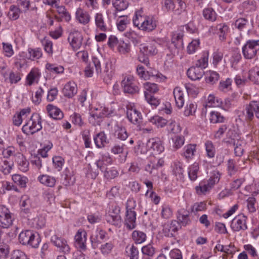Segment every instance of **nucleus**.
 Instances as JSON below:
<instances>
[{"label": "nucleus", "mask_w": 259, "mask_h": 259, "mask_svg": "<svg viewBox=\"0 0 259 259\" xmlns=\"http://www.w3.org/2000/svg\"><path fill=\"white\" fill-rule=\"evenodd\" d=\"M142 252L144 255L152 256L155 253V248L151 244H149L142 248Z\"/></svg>", "instance_id": "obj_62"}, {"label": "nucleus", "mask_w": 259, "mask_h": 259, "mask_svg": "<svg viewBox=\"0 0 259 259\" xmlns=\"http://www.w3.org/2000/svg\"><path fill=\"white\" fill-rule=\"evenodd\" d=\"M28 56L27 58L30 60H34L35 59H39L42 55L41 52L39 49H28Z\"/></svg>", "instance_id": "obj_54"}, {"label": "nucleus", "mask_w": 259, "mask_h": 259, "mask_svg": "<svg viewBox=\"0 0 259 259\" xmlns=\"http://www.w3.org/2000/svg\"><path fill=\"white\" fill-rule=\"evenodd\" d=\"M220 75L215 71H210L208 74H207L206 78V82L211 84L215 83L219 79Z\"/></svg>", "instance_id": "obj_55"}, {"label": "nucleus", "mask_w": 259, "mask_h": 259, "mask_svg": "<svg viewBox=\"0 0 259 259\" xmlns=\"http://www.w3.org/2000/svg\"><path fill=\"white\" fill-rule=\"evenodd\" d=\"M13 164L10 163L5 158L0 157V170L5 175L10 173Z\"/></svg>", "instance_id": "obj_32"}, {"label": "nucleus", "mask_w": 259, "mask_h": 259, "mask_svg": "<svg viewBox=\"0 0 259 259\" xmlns=\"http://www.w3.org/2000/svg\"><path fill=\"white\" fill-rule=\"evenodd\" d=\"M70 118L71 119V121L73 124L78 125L79 127L82 126L84 125V122L83 121L81 116L79 114L74 113L70 116Z\"/></svg>", "instance_id": "obj_57"}, {"label": "nucleus", "mask_w": 259, "mask_h": 259, "mask_svg": "<svg viewBox=\"0 0 259 259\" xmlns=\"http://www.w3.org/2000/svg\"><path fill=\"white\" fill-rule=\"evenodd\" d=\"M40 74L36 69H32L26 77V81L29 85H31L35 81L38 82Z\"/></svg>", "instance_id": "obj_36"}, {"label": "nucleus", "mask_w": 259, "mask_h": 259, "mask_svg": "<svg viewBox=\"0 0 259 259\" xmlns=\"http://www.w3.org/2000/svg\"><path fill=\"white\" fill-rule=\"evenodd\" d=\"M94 68L97 74L101 73V63L100 60L96 57H92V61L86 67L84 70L85 75L88 77L92 76Z\"/></svg>", "instance_id": "obj_10"}, {"label": "nucleus", "mask_w": 259, "mask_h": 259, "mask_svg": "<svg viewBox=\"0 0 259 259\" xmlns=\"http://www.w3.org/2000/svg\"><path fill=\"white\" fill-rule=\"evenodd\" d=\"M96 146L98 148H102L105 147L108 143L107 137L104 132H100L97 134L94 138Z\"/></svg>", "instance_id": "obj_27"}, {"label": "nucleus", "mask_w": 259, "mask_h": 259, "mask_svg": "<svg viewBox=\"0 0 259 259\" xmlns=\"http://www.w3.org/2000/svg\"><path fill=\"white\" fill-rule=\"evenodd\" d=\"M226 118L218 111H211L210 114L209 120L211 123H224Z\"/></svg>", "instance_id": "obj_34"}, {"label": "nucleus", "mask_w": 259, "mask_h": 259, "mask_svg": "<svg viewBox=\"0 0 259 259\" xmlns=\"http://www.w3.org/2000/svg\"><path fill=\"white\" fill-rule=\"evenodd\" d=\"M136 206V201L134 200L130 199L127 200L124 224L130 230H132L136 227V212L134 210Z\"/></svg>", "instance_id": "obj_2"}, {"label": "nucleus", "mask_w": 259, "mask_h": 259, "mask_svg": "<svg viewBox=\"0 0 259 259\" xmlns=\"http://www.w3.org/2000/svg\"><path fill=\"white\" fill-rule=\"evenodd\" d=\"M41 120L38 113H33L29 120L22 127V132L26 135H33L39 131L42 128Z\"/></svg>", "instance_id": "obj_1"}, {"label": "nucleus", "mask_w": 259, "mask_h": 259, "mask_svg": "<svg viewBox=\"0 0 259 259\" xmlns=\"http://www.w3.org/2000/svg\"><path fill=\"white\" fill-rule=\"evenodd\" d=\"M215 28L219 30L218 33H219L220 40H224L226 39V34L228 30V27L225 24H220Z\"/></svg>", "instance_id": "obj_52"}, {"label": "nucleus", "mask_w": 259, "mask_h": 259, "mask_svg": "<svg viewBox=\"0 0 259 259\" xmlns=\"http://www.w3.org/2000/svg\"><path fill=\"white\" fill-rule=\"evenodd\" d=\"M87 236V233L84 230L79 229L74 237L76 247L82 250L86 249Z\"/></svg>", "instance_id": "obj_14"}, {"label": "nucleus", "mask_w": 259, "mask_h": 259, "mask_svg": "<svg viewBox=\"0 0 259 259\" xmlns=\"http://www.w3.org/2000/svg\"><path fill=\"white\" fill-rule=\"evenodd\" d=\"M173 147L176 150L181 147L184 144L185 139L183 136H176L173 139Z\"/></svg>", "instance_id": "obj_60"}, {"label": "nucleus", "mask_w": 259, "mask_h": 259, "mask_svg": "<svg viewBox=\"0 0 259 259\" xmlns=\"http://www.w3.org/2000/svg\"><path fill=\"white\" fill-rule=\"evenodd\" d=\"M15 161L22 171L26 172L28 170L29 163L22 154L18 153L15 155Z\"/></svg>", "instance_id": "obj_19"}, {"label": "nucleus", "mask_w": 259, "mask_h": 259, "mask_svg": "<svg viewBox=\"0 0 259 259\" xmlns=\"http://www.w3.org/2000/svg\"><path fill=\"white\" fill-rule=\"evenodd\" d=\"M196 151V145L189 144L184 148L183 156L187 160L192 159Z\"/></svg>", "instance_id": "obj_30"}, {"label": "nucleus", "mask_w": 259, "mask_h": 259, "mask_svg": "<svg viewBox=\"0 0 259 259\" xmlns=\"http://www.w3.org/2000/svg\"><path fill=\"white\" fill-rule=\"evenodd\" d=\"M96 236L94 237L92 235L91 237L92 245L94 248L98 247V245L101 243L99 239L103 240L105 237L106 233L102 229H98L96 231Z\"/></svg>", "instance_id": "obj_21"}, {"label": "nucleus", "mask_w": 259, "mask_h": 259, "mask_svg": "<svg viewBox=\"0 0 259 259\" xmlns=\"http://www.w3.org/2000/svg\"><path fill=\"white\" fill-rule=\"evenodd\" d=\"M110 66H109L108 64L106 63L103 71H101V73H99L101 75V77L103 78V81L107 84H109L111 82L113 75V72L111 68H110Z\"/></svg>", "instance_id": "obj_29"}, {"label": "nucleus", "mask_w": 259, "mask_h": 259, "mask_svg": "<svg viewBox=\"0 0 259 259\" xmlns=\"http://www.w3.org/2000/svg\"><path fill=\"white\" fill-rule=\"evenodd\" d=\"M102 121V117L98 113H92L89 117V122L94 126L100 125Z\"/></svg>", "instance_id": "obj_47"}, {"label": "nucleus", "mask_w": 259, "mask_h": 259, "mask_svg": "<svg viewBox=\"0 0 259 259\" xmlns=\"http://www.w3.org/2000/svg\"><path fill=\"white\" fill-rule=\"evenodd\" d=\"M77 93V87L74 83L68 82L63 89V93L66 97L71 98Z\"/></svg>", "instance_id": "obj_25"}, {"label": "nucleus", "mask_w": 259, "mask_h": 259, "mask_svg": "<svg viewBox=\"0 0 259 259\" xmlns=\"http://www.w3.org/2000/svg\"><path fill=\"white\" fill-rule=\"evenodd\" d=\"M243 114L245 115V120L246 121H250L253 119L254 117V114L251 102L249 104L246 105Z\"/></svg>", "instance_id": "obj_51"}, {"label": "nucleus", "mask_w": 259, "mask_h": 259, "mask_svg": "<svg viewBox=\"0 0 259 259\" xmlns=\"http://www.w3.org/2000/svg\"><path fill=\"white\" fill-rule=\"evenodd\" d=\"M19 241L23 245H29L33 248H37L40 242V238L38 234L27 230L20 233Z\"/></svg>", "instance_id": "obj_3"}, {"label": "nucleus", "mask_w": 259, "mask_h": 259, "mask_svg": "<svg viewBox=\"0 0 259 259\" xmlns=\"http://www.w3.org/2000/svg\"><path fill=\"white\" fill-rule=\"evenodd\" d=\"M46 68L51 73L55 74L61 73L64 71V68L62 66H58L50 63H47L46 65Z\"/></svg>", "instance_id": "obj_50"}, {"label": "nucleus", "mask_w": 259, "mask_h": 259, "mask_svg": "<svg viewBox=\"0 0 259 259\" xmlns=\"http://www.w3.org/2000/svg\"><path fill=\"white\" fill-rule=\"evenodd\" d=\"M11 259H28L27 255L20 250H14L11 254Z\"/></svg>", "instance_id": "obj_64"}, {"label": "nucleus", "mask_w": 259, "mask_h": 259, "mask_svg": "<svg viewBox=\"0 0 259 259\" xmlns=\"http://www.w3.org/2000/svg\"><path fill=\"white\" fill-rule=\"evenodd\" d=\"M220 179V174L219 171L214 172L207 181L206 184L199 185L195 188L197 193L198 195L205 194V192L209 191L216 184L218 183Z\"/></svg>", "instance_id": "obj_6"}, {"label": "nucleus", "mask_w": 259, "mask_h": 259, "mask_svg": "<svg viewBox=\"0 0 259 259\" xmlns=\"http://www.w3.org/2000/svg\"><path fill=\"white\" fill-rule=\"evenodd\" d=\"M247 217L243 214L235 217L232 221L231 227L234 231L238 232L240 230H246L247 229L246 225Z\"/></svg>", "instance_id": "obj_9"}, {"label": "nucleus", "mask_w": 259, "mask_h": 259, "mask_svg": "<svg viewBox=\"0 0 259 259\" xmlns=\"http://www.w3.org/2000/svg\"><path fill=\"white\" fill-rule=\"evenodd\" d=\"M126 252L129 256L130 259H138L139 251L138 248L134 245L131 246H126Z\"/></svg>", "instance_id": "obj_43"}, {"label": "nucleus", "mask_w": 259, "mask_h": 259, "mask_svg": "<svg viewBox=\"0 0 259 259\" xmlns=\"http://www.w3.org/2000/svg\"><path fill=\"white\" fill-rule=\"evenodd\" d=\"M140 51L144 55L153 56L157 53V49L156 47V43L153 42L148 44L140 45Z\"/></svg>", "instance_id": "obj_16"}, {"label": "nucleus", "mask_w": 259, "mask_h": 259, "mask_svg": "<svg viewBox=\"0 0 259 259\" xmlns=\"http://www.w3.org/2000/svg\"><path fill=\"white\" fill-rule=\"evenodd\" d=\"M145 98L148 103L155 106H157L159 104V101L155 98L151 94L147 92H144Z\"/></svg>", "instance_id": "obj_61"}, {"label": "nucleus", "mask_w": 259, "mask_h": 259, "mask_svg": "<svg viewBox=\"0 0 259 259\" xmlns=\"http://www.w3.org/2000/svg\"><path fill=\"white\" fill-rule=\"evenodd\" d=\"M117 17L122 18V19L117 22V28L119 31H123L125 29L126 25L129 23L130 20L128 19L127 17L125 15H118Z\"/></svg>", "instance_id": "obj_46"}, {"label": "nucleus", "mask_w": 259, "mask_h": 259, "mask_svg": "<svg viewBox=\"0 0 259 259\" xmlns=\"http://www.w3.org/2000/svg\"><path fill=\"white\" fill-rule=\"evenodd\" d=\"M132 237L134 240L137 244L144 242L146 239V235L144 233L137 230H135L133 232Z\"/></svg>", "instance_id": "obj_39"}, {"label": "nucleus", "mask_w": 259, "mask_h": 259, "mask_svg": "<svg viewBox=\"0 0 259 259\" xmlns=\"http://www.w3.org/2000/svg\"><path fill=\"white\" fill-rule=\"evenodd\" d=\"M175 0H162V8L164 10L171 11L175 10Z\"/></svg>", "instance_id": "obj_59"}, {"label": "nucleus", "mask_w": 259, "mask_h": 259, "mask_svg": "<svg viewBox=\"0 0 259 259\" xmlns=\"http://www.w3.org/2000/svg\"><path fill=\"white\" fill-rule=\"evenodd\" d=\"M181 228L180 223L176 220L172 221L170 223H166L163 225V233L165 236L172 237Z\"/></svg>", "instance_id": "obj_11"}, {"label": "nucleus", "mask_w": 259, "mask_h": 259, "mask_svg": "<svg viewBox=\"0 0 259 259\" xmlns=\"http://www.w3.org/2000/svg\"><path fill=\"white\" fill-rule=\"evenodd\" d=\"M184 170L182 167V164L180 162L174 163L173 167V172L178 177V179H182L183 178Z\"/></svg>", "instance_id": "obj_48"}, {"label": "nucleus", "mask_w": 259, "mask_h": 259, "mask_svg": "<svg viewBox=\"0 0 259 259\" xmlns=\"http://www.w3.org/2000/svg\"><path fill=\"white\" fill-rule=\"evenodd\" d=\"M55 5V7L57 8V12L61 15V17L64 18L67 22L70 21L71 19L70 15L67 12L65 7L63 6H59L56 4Z\"/></svg>", "instance_id": "obj_45"}, {"label": "nucleus", "mask_w": 259, "mask_h": 259, "mask_svg": "<svg viewBox=\"0 0 259 259\" xmlns=\"http://www.w3.org/2000/svg\"><path fill=\"white\" fill-rule=\"evenodd\" d=\"M22 12L18 6L12 5L10 6L8 16L9 18L13 20H16L20 16V13Z\"/></svg>", "instance_id": "obj_37"}, {"label": "nucleus", "mask_w": 259, "mask_h": 259, "mask_svg": "<svg viewBox=\"0 0 259 259\" xmlns=\"http://www.w3.org/2000/svg\"><path fill=\"white\" fill-rule=\"evenodd\" d=\"M156 27V22L152 18L145 16L141 25V30L147 32L153 30Z\"/></svg>", "instance_id": "obj_22"}, {"label": "nucleus", "mask_w": 259, "mask_h": 259, "mask_svg": "<svg viewBox=\"0 0 259 259\" xmlns=\"http://www.w3.org/2000/svg\"><path fill=\"white\" fill-rule=\"evenodd\" d=\"M112 5L115 9L113 15L114 18H116L118 16V12L124 11L127 9L128 3L125 0H115L113 2Z\"/></svg>", "instance_id": "obj_24"}, {"label": "nucleus", "mask_w": 259, "mask_h": 259, "mask_svg": "<svg viewBox=\"0 0 259 259\" xmlns=\"http://www.w3.org/2000/svg\"><path fill=\"white\" fill-rule=\"evenodd\" d=\"M199 167L198 163L195 162L190 165L188 168V176L189 179L192 181H195L198 177Z\"/></svg>", "instance_id": "obj_33"}, {"label": "nucleus", "mask_w": 259, "mask_h": 259, "mask_svg": "<svg viewBox=\"0 0 259 259\" xmlns=\"http://www.w3.org/2000/svg\"><path fill=\"white\" fill-rule=\"evenodd\" d=\"M75 15L76 19L80 23L86 25L89 23L91 18L89 14L81 8L77 9Z\"/></svg>", "instance_id": "obj_20"}, {"label": "nucleus", "mask_w": 259, "mask_h": 259, "mask_svg": "<svg viewBox=\"0 0 259 259\" xmlns=\"http://www.w3.org/2000/svg\"><path fill=\"white\" fill-rule=\"evenodd\" d=\"M38 181L42 185L50 187H53L56 184V179L48 175H42L37 178Z\"/></svg>", "instance_id": "obj_23"}, {"label": "nucleus", "mask_w": 259, "mask_h": 259, "mask_svg": "<svg viewBox=\"0 0 259 259\" xmlns=\"http://www.w3.org/2000/svg\"><path fill=\"white\" fill-rule=\"evenodd\" d=\"M107 222L116 227H120L122 224L121 216H106Z\"/></svg>", "instance_id": "obj_53"}, {"label": "nucleus", "mask_w": 259, "mask_h": 259, "mask_svg": "<svg viewBox=\"0 0 259 259\" xmlns=\"http://www.w3.org/2000/svg\"><path fill=\"white\" fill-rule=\"evenodd\" d=\"M203 15L206 20L211 22L217 19V14L211 8L205 9L203 11Z\"/></svg>", "instance_id": "obj_40"}, {"label": "nucleus", "mask_w": 259, "mask_h": 259, "mask_svg": "<svg viewBox=\"0 0 259 259\" xmlns=\"http://www.w3.org/2000/svg\"><path fill=\"white\" fill-rule=\"evenodd\" d=\"M205 150L207 156L209 158H213L215 156V149L213 144L211 141H207L205 143Z\"/></svg>", "instance_id": "obj_42"}, {"label": "nucleus", "mask_w": 259, "mask_h": 259, "mask_svg": "<svg viewBox=\"0 0 259 259\" xmlns=\"http://www.w3.org/2000/svg\"><path fill=\"white\" fill-rule=\"evenodd\" d=\"M68 39L74 50H78L81 46L82 37L80 32L78 31H74L70 32Z\"/></svg>", "instance_id": "obj_13"}, {"label": "nucleus", "mask_w": 259, "mask_h": 259, "mask_svg": "<svg viewBox=\"0 0 259 259\" xmlns=\"http://www.w3.org/2000/svg\"><path fill=\"white\" fill-rule=\"evenodd\" d=\"M147 152L150 154H160L164 151V147L161 141L158 139H150L147 141L146 144Z\"/></svg>", "instance_id": "obj_7"}, {"label": "nucleus", "mask_w": 259, "mask_h": 259, "mask_svg": "<svg viewBox=\"0 0 259 259\" xmlns=\"http://www.w3.org/2000/svg\"><path fill=\"white\" fill-rule=\"evenodd\" d=\"M12 180L14 182L18 185L21 188H25L28 182V179L20 175L15 174L12 176Z\"/></svg>", "instance_id": "obj_38"}, {"label": "nucleus", "mask_w": 259, "mask_h": 259, "mask_svg": "<svg viewBox=\"0 0 259 259\" xmlns=\"http://www.w3.org/2000/svg\"><path fill=\"white\" fill-rule=\"evenodd\" d=\"M208 52L204 53L201 58L195 63V66L201 68L203 70L208 65Z\"/></svg>", "instance_id": "obj_44"}, {"label": "nucleus", "mask_w": 259, "mask_h": 259, "mask_svg": "<svg viewBox=\"0 0 259 259\" xmlns=\"http://www.w3.org/2000/svg\"><path fill=\"white\" fill-rule=\"evenodd\" d=\"M14 220V215L5 205H0V227L3 228H9Z\"/></svg>", "instance_id": "obj_5"}, {"label": "nucleus", "mask_w": 259, "mask_h": 259, "mask_svg": "<svg viewBox=\"0 0 259 259\" xmlns=\"http://www.w3.org/2000/svg\"><path fill=\"white\" fill-rule=\"evenodd\" d=\"M17 6L21 11L24 13L27 12L30 5L29 0H17Z\"/></svg>", "instance_id": "obj_56"}, {"label": "nucleus", "mask_w": 259, "mask_h": 259, "mask_svg": "<svg viewBox=\"0 0 259 259\" xmlns=\"http://www.w3.org/2000/svg\"><path fill=\"white\" fill-rule=\"evenodd\" d=\"M149 121L153 124H155L157 127H163L166 125L167 122L166 120L159 116H154L151 117L149 119Z\"/></svg>", "instance_id": "obj_49"}, {"label": "nucleus", "mask_w": 259, "mask_h": 259, "mask_svg": "<svg viewBox=\"0 0 259 259\" xmlns=\"http://www.w3.org/2000/svg\"><path fill=\"white\" fill-rule=\"evenodd\" d=\"M126 116L129 121L135 124H140L142 122L141 114L135 108H127Z\"/></svg>", "instance_id": "obj_15"}, {"label": "nucleus", "mask_w": 259, "mask_h": 259, "mask_svg": "<svg viewBox=\"0 0 259 259\" xmlns=\"http://www.w3.org/2000/svg\"><path fill=\"white\" fill-rule=\"evenodd\" d=\"M197 108V105L192 103L187 104L184 111V115L186 116L194 115Z\"/></svg>", "instance_id": "obj_58"}, {"label": "nucleus", "mask_w": 259, "mask_h": 259, "mask_svg": "<svg viewBox=\"0 0 259 259\" xmlns=\"http://www.w3.org/2000/svg\"><path fill=\"white\" fill-rule=\"evenodd\" d=\"M177 106L182 108L184 104V94L179 87H176L173 92Z\"/></svg>", "instance_id": "obj_28"}, {"label": "nucleus", "mask_w": 259, "mask_h": 259, "mask_svg": "<svg viewBox=\"0 0 259 259\" xmlns=\"http://www.w3.org/2000/svg\"><path fill=\"white\" fill-rule=\"evenodd\" d=\"M178 222H180L184 226H186L191 223L189 212L184 209H182L178 212Z\"/></svg>", "instance_id": "obj_31"}, {"label": "nucleus", "mask_w": 259, "mask_h": 259, "mask_svg": "<svg viewBox=\"0 0 259 259\" xmlns=\"http://www.w3.org/2000/svg\"><path fill=\"white\" fill-rule=\"evenodd\" d=\"M226 143L232 144L233 146H236L234 147V153L237 156H241L243 153L244 149L240 144L235 143V140L234 139H231L226 141Z\"/></svg>", "instance_id": "obj_41"}, {"label": "nucleus", "mask_w": 259, "mask_h": 259, "mask_svg": "<svg viewBox=\"0 0 259 259\" xmlns=\"http://www.w3.org/2000/svg\"><path fill=\"white\" fill-rule=\"evenodd\" d=\"M21 78V74L19 72H11L9 74V80L11 84L17 83Z\"/></svg>", "instance_id": "obj_63"}, {"label": "nucleus", "mask_w": 259, "mask_h": 259, "mask_svg": "<svg viewBox=\"0 0 259 259\" xmlns=\"http://www.w3.org/2000/svg\"><path fill=\"white\" fill-rule=\"evenodd\" d=\"M114 136L115 138L121 140H125L128 137L125 128L118 124L114 127Z\"/></svg>", "instance_id": "obj_26"}, {"label": "nucleus", "mask_w": 259, "mask_h": 259, "mask_svg": "<svg viewBox=\"0 0 259 259\" xmlns=\"http://www.w3.org/2000/svg\"><path fill=\"white\" fill-rule=\"evenodd\" d=\"M121 86L124 93L135 94L139 91V88L136 85L134 78L131 76H126L121 81Z\"/></svg>", "instance_id": "obj_8"}, {"label": "nucleus", "mask_w": 259, "mask_h": 259, "mask_svg": "<svg viewBox=\"0 0 259 259\" xmlns=\"http://www.w3.org/2000/svg\"><path fill=\"white\" fill-rule=\"evenodd\" d=\"M187 75L191 80H199L202 77L204 74L203 70L201 68L193 66L188 69Z\"/></svg>", "instance_id": "obj_18"}, {"label": "nucleus", "mask_w": 259, "mask_h": 259, "mask_svg": "<svg viewBox=\"0 0 259 259\" xmlns=\"http://www.w3.org/2000/svg\"><path fill=\"white\" fill-rule=\"evenodd\" d=\"M259 51V44L258 41L249 40L246 41L242 49L244 57L246 59L253 58Z\"/></svg>", "instance_id": "obj_4"}, {"label": "nucleus", "mask_w": 259, "mask_h": 259, "mask_svg": "<svg viewBox=\"0 0 259 259\" xmlns=\"http://www.w3.org/2000/svg\"><path fill=\"white\" fill-rule=\"evenodd\" d=\"M49 116L54 119H61L64 114L63 112L57 106L52 104H48L46 107Z\"/></svg>", "instance_id": "obj_17"}, {"label": "nucleus", "mask_w": 259, "mask_h": 259, "mask_svg": "<svg viewBox=\"0 0 259 259\" xmlns=\"http://www.w3.org/2000/svg\"><path fill=\"white\" fill-rule=\"evenodd\" d=\"M51 240L54 245L59 248L60 251L64 253H68L70 252V248L65 239L54 235L52 236Z\"/></svg>", "instance_id": "obj_12"}, {"label": "nucleus", "mask_w": 259, "mask_h": 259, "mask_svg": "<svg viewBox=\"0 0 259 259\" xmlns=\"http://www.w3.org/2000/svg\"><path fill=\"white\" fill-rule=\"evenodd\" d=\"M95 19L97 27L102 31H106L107 26L104 22L103 15L101 13H97L96 14Z\"/></svg>", "instance_id": "obj_35"}]
</instances>
